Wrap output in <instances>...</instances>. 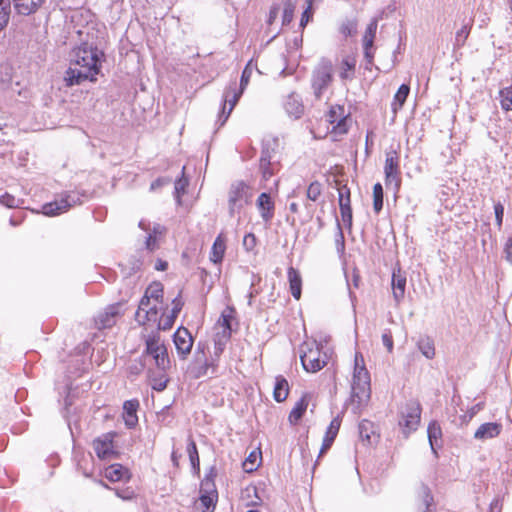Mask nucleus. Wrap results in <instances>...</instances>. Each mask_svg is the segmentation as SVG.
Segmentation results:
<instances>
[{"mask_svg":"<svg viewBox=\"0 0 512 512\" xmlns=\"http://www.w3.org/2000/svg\"><path fill=\"white\" fill-rule=\"evenodd\" d=\"M104 52L92 42L83 41L71 51V62L65 72L66 86L80 85L85 81L95 82L101 71Z\"/></svg>","mask_w":512,"mask_h":512,"instance_id":"f257e3e1","label":"nucleus"},{"mask_svg":"<svg viewBox=\"0 0 512 512\" xmlns=\"http://www.w3.org/2000/svg\"><path fill=\"white\" fill-rule=\"evenodd\" d=\"M370 394V374L365 367L363 356L360 353H356L350 398L353 413L358 414L361 412L370 399Z\"/></svg>","mask_w":512,"mask_h":512,"instance_id":"f03ea898","label":"nucleus"},{"mask_svg":"<svg viewBox=\"0 0 512 512\" xmlns=\"http://www.w3.org/2000/svg\"><path fill=\"white\" fill-rule=\"evenodd\" d=\"M299 352L301 364L307 372H318L326 365V357L322 358L320 346L316 341L303 342Z\"/></svg>","mask_w":512,"mask_h":512,"instance_id":"7ed1b4c3","label":"nucleus"},{"mask_svg":"<svg viewBox=\"0 0 512 512\" xmlns=\"http://www.w3.org/2000/svg\"><path fill=\"white\" fill-rule=\"evenodd\" d=\"M145 350L143 355L151 356L158 370L166 372L170 367V360L167 348L161 341L158 333H152L145 340Z\"/></svg>","mask_w":512,"mask_h":512,"instance_id":"20e7f679","label":"nucleus"},{"mask_svg":"<svg viewBox=\"0 0 512 512\" xmlns=\"http://www.w3.org/2000/svg\"><path fill=\"white\" fill-rule=\"evenodd\" d=\"M252 198L249 186L238 181L231 185L228 193V209L229 215L234 217L240 214L241 210L247 205Z\"/></svg>","mask_w":512,"mask_h":512,"instance_id":"39448f33","label":"nucleus"},{"mask_svg":"<svg viewBox=\"0 0 512 512\" xmlns=\"http://www.w3.org/2000/svg\"><path fill=\"white\" fill-rule=\"evenodd\" d=\"M85 194L78 191H70L53 202L46 203L42 206V213L46 216H57L66 212L69 208L82 203V197Z\"/></svg>","mask_w":512,"mask_h":512,"instance_id":"423d86ee","label":"nucleus"},{"mask_svg":"<svg viewBox=\"0 0 512 512\" xmlns=\"http://www.w3.org/2000/svg\"><path fill=\"white\" fill-rule=\"evenodd\" d=\"M333 79V65L328 59H322L312 74V87L314 94L320 98Z\"/></svg>","mask_w":512,"mask_h":512,"instance_id":"0eeeda50","label":"nucleus"},{"mask_svg":"<svg viewBox=\"0 0 512 512\" xmlns=\"http://www.w3.org/2000/svg\"><path fill=\"white\" fill-rule=\"evenodd\" d=\"M205 347L200 343L197 345L194 354V361L188 368L189 375L194 379H199L205 375L216 373L218 364L215 359H207L205 355Z\"/></svg>","mask_w":512,"mask_h":512,"instance_id":"6e6552de","label":"nucleus"},{"mask_svg":"<svg viewBox=\"0 0 512 512\" xmlns=\"http://www.w3.org/2000/svg\"><path fill=\"white\" fill-rule=\"evenodd\" d=\"M421 410L420 403L415 400L408 401L401 409L399 425L406 436L417 430L421 419Z\"/></svg>","mask_w":512,"mask_h":512,"instance_id":"1a4fd4ad","label":"nucleus"},{"mask_svg":"<svg viewBox=\"0 0 512 512\" xmlns=\"http://www.w3.org/2000/svg\"><path fill=\"white\" fill-rule=\"evenodd\" d=\"M280 169L279 160L276 159L274 148L270 144H263L259 160V170L262 175V181H269Z\"/></svg>","mask_w":512,"mask_h":512,"instance_id":"9d476101","label":"nucleus"},{"mask_svg":"<svg viewBox=\"0 0 512 512\" xmlns=\"http://www.w3.org/2000/svg\"><path fill=\"white\" fill-rule=\"evenodd\" d=\"M243 92L244 91L237 89L236 81H231L229 83L223 94L222 111L220 112L218 118L220 126L224 125V123L227 121Z\"/></svg>","mask_w":512,"mask_h":512,"instance_id":"9b49d317","label":"nucleus"},{"mask_svg":"<svg viewBox=\"0 0 512 512\" xmlns=\"http://www.w3.org/2000/svg\"><path fill=\"white\" fill-rule=\"evenodd\" d=\"M115 436V433L108 432L93 441V448L99 459L111 460L117 456V452L114 449Z\"/></svg>","mask_w":512,"mask_h":512,"instance_id":"f8f14e48","label":"nucleus"},{"mask_svg":"<svg viewBox=\"0 0 512 512\" xmlns=\"http://www.w3.org/2000/svg\"><path fill=\"white\" fill-rule=\"evenodd\" d=\"M385 183L386 185L394 184L395 189L398 190L400 187V167H399V156L395 150L386 153L385 165H384Z\"/></svg>","mask_w":512,"mask_h":512,"instance_id":"ddd939ff","label":"nucleus"},{"mask_svg":"<svg viewBox=\"0 0 512 512\" xmlns=\"http://www.w3.org/2000/svg\"><path fill=\"white\" fill-rule=\"evenodd\" d=\"M201 495L199 497L200 505L203 507L202 512H213L215 509V500L217 492L214 488L213 479L206 476L200 485Z\"/></svg>","mask_w":512,"mask_h":512,"instance_id":"4468645a","label":"nucleus"},{"mask_svg":"<svg viewBox=\"0 0 512 512\" xmlns=\"http://www.w3.org/2000/svg\"><path fill=\"white\" fill-rule=\"evenodd\" d=\"M173 342L181 358L184 359L190 354L193 346V338L187 328L179 327L173 335Z\"/></svg>","mask_w":512,"mask_h":512,"instance_id":"2eb2a0df","label":"nucleus"},{"mask_svg":"<svg viewBox=\"0 0 512 512\" xmlns=\"http://www.w3.org/2000/svg\"><path fill=\"white\" fill-rule=\"evenodd\" d=\"M406 283V273L403 272L399 267L394 268L391 277V287L393 298L397 304H399L404 299Z\"/></svg>","mask_w":512,"mask_h":512,"instance_id":"dca6fc26","label":"nucleus"},{"mask_svg":"<svg viewBox=\"0 0 512 512\" xmlns=\"http://www.w3.org/2000/svg\"><path fill=\"white\" fill-rule=\"evenodd\" d=\"M120 313L119 304L108 306L103 312L95 318V324L98 329L112 327L116 323V318Z\"/></svg>","mask_w":512,"mask_h":512,"instance_id":"f3484780","label":"nucleus"},{"mask_svg":"<svg viewBox=\"0 0 512 512\" xmlns=\"http://www.w3.org/2000/svg\"><path fill=\"white\" fill-rule=\"evenodd\" d=\"M502 426L496 422H487L481 424L474 433L477 440H488L497 437L501 432Z\"/></svg>","mask_w":512,"mask_h":512,"instance_id":"a211bd4d","label":"nucleus"},{"mask_svg":"<svg viewBox=\"0 0 512 512\" xmlns=\"http://www.w3.org/2000/svg\"><path fill=\"white\" fill-rule=\"evenodd\" d=\"M139 401L137 399L127 400L123 404V418L128 428H134L138 423L137 410Z\"/></svg>","mask_w":512,"mask_h":512,"instance_id":"6ab92c4d","label":"nucleus"},{"mask_svg":"<svg viewBox=\"0 0 512 512\" xmlns=\"http://www.w3.org/2000/svg\"><path fill=\"white\" fill-rule=\"evenodd\" d=\"M257 207L262 219L266 222L270 221L274 216V202L269 193L263 192L257 199Z\"/></svg>","mask_w":512,"mask_h":512,"instance_id":"aec40b11","label":"nucleus"},{"mask_svg":"<svg viewBox=\"0 0 512 512\" xmlns=\"http://www.w3.org/2000/svg\"><path fill=\"white\" fill-rule=\"evenodd\" d=\"M284 108L287 114L294 119H299L303 112L304 106L299 95L291 93L285 100Z\"/></svg>","mask_w":512,"mask_h":512,"instance_id":"412c9836","label":"nucleus"},{"mask_svg":"<svg viewBox=\"0 0 512 512\" xmlns=\"http://www.w3.org/2000/svg\"><path fill=\"white\" fill-rule=\"evenodd\" d=\"M343 112V108L340 106L331 107L327 115V121L330 124H336L334 128H336L339 133L347 132L346 117Z\"/></svg>","mask_w":512,"mask_h":512,"instance_id":"4be33fe9","label":"nucleus"},{"mask_svg":"<svg viewBox=\"0 0 512 512\" xmlns=\"http://www.w3.org/2000/svg\"><path fill=\"white\" fill-rule=\"evenodd\" d=\"M418 499L420 501L419 508H423L422 512L435 511L434 499L427 485H420L418 489Z\"/></svg>","mask_w":512,"mask_h":512,"instance_id":"5701e85b","label":"nucleus"},{"mask_svg":"<svg viewBox=\"0 0 512 512\" xmlns=\"http://www.w3.org/2000/svg\"><path fill=\"white\" fill-rule=\"evenodd\" d=\"M287 274H288L290 292L296 300H299L301 297V293H302L301 275L298 272V270H296L293 267L288 268Z\"/></svg>","mask_w":512,"mask_h":512,"instance_id":"b1692460","label":"nucleus"},{"mask_svg":"<svg viewBox=\"0 0 512 512\" xmlns=\"http://www.w3.org/2000/svg\"><path fill=\"white\" fill-rule=\"evenodd\" d=\"M15 9L19 14L29 15L40 8L45 0H13Z\"/></svg>","mask_w":512,"mask_h":512,"instance_id":"393cba45","label":"nucleus"},{"mask_svg":"<svg viewBox=\"0 0 512 512\" xmlns=\"http://www.w3.org/2000/svg\"><path fill=\"white\" fill-rule=\"evenodd\" d=\"M340 428V421L338 419H333L330 423V425L327 428L326 435L323 439L322 447L320 449L319 456H321L323 453H325L333 444L337 433Z\"/></svg>","mask_w":512,"mask_h":512,"instance_id":"a878e982","label":"nucleus"},{"mask_svg":"<svg viewBox=\"0 0 512 512\" xmlns=\"http://www.w3.org/2000/svg\"><path fill=\"white\" fill-rule=\"evenodd\" d=\"M104 476L112 482L121 481L129 478V470L121 464H112L105 469Z\"/></svg>","mask_w":512,"mask_h":512,"instance_id":"bb28decb","label":"nucleus"},{"mask_svg":"<svg viewBox=\"0 0 512 512\" xmlns=\"http://www.w3.org/2000/svg\"><path fill=\"white\" fill-rule=\"evenodd\" d=\"M428 441L432 452L437 455V448L440 447L439 440L442 437V430L438 422L432 421L427 428Z\"/></svg>","mask_w":512,"mask_h":512,"instance_id":"cd10ccee","label":"nucleus"},{"mask_svg":"<svg viewBox=\"0 0 512 512\" xmlns=\"http://www.w3.org/2000/svg\"><path fill=\"white\" fill-rule=\"evenodd\" d=\"M225 250H226V243H225L224 238L220 234L217 236V238L215 239V241L212 245V249H211V253H210V260L215 264L221 263L224 258Z\"/></svg>","mask_w":512,"mask_h":512,"instance_id":"c85d7f7f","label":"nucleus"},{"mask_svg":"<svg viewBox=\"0 0 512 512\" xmlns=\"http://www.w3.org/2000/svg\"><path fill=\"white\" fill-rule=\"evenodd\" d=\"M417 347L424 357L433 359L435 357V345L431 337L422 335L417 341Z\"/></svg>","mask_w":512,"mask_h":512,"instance_id":"c756f323","label":"nucleus"},{"mask_svg":"<svg viewBox=\"0 0 512 512\" xmlns=\"http://www.w3.org/2000/svg\"><path fill=\"white\" fill-rule=\"evenodd\" d=\"M289 393L288 381L283 376H277L273 391V397L277 402L286 400Z\"/></svg>","mask_w":512,"mask_h":512,"instance_id":"7c9ffc66","label":"nucleus"},{"mask_svg":"<svg viewBox=\"0 0 512 512\" xmlns=\"http://www.w3.org/2000/svg\"><path fill=\"white\" fill-rule=\"evenodd\" d=\"M235 310L233 308H227L222 312L221 317L219 319V323L223 327L222 335L226 338H231L232 334V321L234 319Z\"/></svg>","mask_w":512,"mask_h":512,"instance_id":"2f4dec72","label":"nucleus"},{"mask_svg":"<svg viewBox=\"0 0 512 512\" xmlns=\"http://www.w3.org/2000/svg\"><path fill=\"white\" fill-rule=\"evenodd\" d=\"M147 294L155 303L163 305L164 300V286L159 281H153L145 290Z\"/></svg>","mask_w":512,"mask_h":512,"instance_id":"473e14b6","label":"nucleus"},{"mask_svg":"<svg viewBox=\"0 0 512 512\" xmlns=\"http://www.w3.org/2000/svg\"><path fill=\"white\" fill-rule=\"evenodd\" d=\"M410 93V86L408 84H402L398 88L396 94L394 95L393 102L391 104L394 112H397L401 109Z\"/></svg>","mask_w":512,"mask_h":512,"instance_id":"72a5a7b5","label":"nucleus"},{"mask_svg":"<svg viewBox=\"0 0 512 512\" xmlns=\"http://www.w3.org/2000/svg\"><path fill=\"white\" fill-rule=\"evenodd\" d=\"M187 453L191 462L194 473L199 474L200 472V459L195 441L189 437L187 444Z\"/></svg>","mask_w":512,"mask_h":512,"instance_id":"f704fd0d","label":"nucleus"},{"mask_svg":"<svg viewBox=\"0 0 512 512\" xmlns=\"http://www.w3.org/2000/svg\"><path fill=\"white\" fill-rule=\"evenodd\" d=\"M356 60L347 56L341 62L340 78L343 80L352 79L355 71Z\"/></svg>","mask_w":512,"mask_h":512,"instance_id":"c9c22d12","label":"nucleus"},{"mask_svg":"<svg viewBox=\"0 0 512 512\" xmlns=\"http://www.w3.org/2000/svg\"><path fill=\"white\" fill-rule=\"evenodd\" d=\"M307 407L308 402L305 398H301L300 400H298L289 414V422L291 424H296L304 415Z\"/></svg>","mask_w":512,"mask_h":512,"instance_id":"e433bc0d","label":"nucleus"},{"mask_svg":"<svg viewBox=\"0 0 512 512\" xmlns=\"http://www.w3.org/2000/svg\"><path fill=\"white\" fill-rule=\"evenodd\" d=\"M149 379L152 389L158 392L163 391L167 387V383L169 381L165 375V372L160 370L158 375L149 372Z\"/></svg>","mask_w":512,"mask_h":512,"instance_id":"4c0bfd02","label":"nucleus"},{"mask_svg":"<svg viewBox=\"0 0 512 512\" xmlns=\"http://www.w3.org/2000/svg\"><path fill=\"white\" fill-rule=\"evenodd\" d=\"M378 27V18L374 17L367 25L366 31L363 36V46H373L376 31Z\"/></svg>","mask_w":512,"mask_h":512,"instance_id":"58836bf2","label":"nucleus"},{"mask_svg":"<svg viewBox=\"0 0 512 512\" xmlns=\"http://www.w3.org/2000/svg\"><path fill=\"white\" fill-rule=\"evenodd\" d=\"M123 271L127 276H131L142 269L143 261L139 256H132L125 264H122Z\"/></svg>","mask_w":512,"mask_h":512,"instance_id":"ea45409f","label":"nucleus"},{"mask_svg":"<svg viewBox=\"0 0 512 512\" xmlns=\"http://www.w3.org/2000/svg\"><path fill=\"white\" fill-rule=\"evenodd\" d=\"M384 192L380 183L373 186V209L376 214L380 213L383 208Z\"/></svg>","mask_w":512,"mask_h":512,"instance_id":"a19ab883","label":"nucleus"},{"mask_svg":"<svg viewBox=\"0 0 512 512\" xmlns=\"http://www.w3.org/2000/svg\"><path fill=\"white\" fill-rule=\"evenodd\" d=\"M230 340V338L224 337L222 334H217L214 338V352H213V358L216 360V363L218 362V359L220 355L225 350L227 342Z\"/></svg>","mask_w":512,"mask_h":512,"instance_id":"79ce46f5","label":"nucleus"},{"mask_svg":"<svg viewBox=\"0 0 512 512\" xmlns=\"http://www.w3.org/2000/svg\"><path fill=\"white\" fill-rule=\"evenodd\" d=\"M297 0H286L282 16V24L288 25L293 20Z\"/></svg>","mask_w":512,"mask_h":512,"instance_id":"37998d69","label":"nucleus"},{"mask_svg":"<svg viewBox=\"0 0 512 512\" xmlns=\"http://www.w3.org/2000/svg\"><path fill=\"white\" fill-rule=\"evenodd\" d=\"M176 318L173 315H170L169 313L166 314L165 310L162 312L161 316L159 317L157 323V329L167 331L170 330L174 323Z\"/></svg>","mask_w":512,"mask_h":512,"instance_id":"c03bdc74","label":"nucleus"},{"mask_svg":"<svg viewBox=\"0 0 512 512\" xmlns=\"http://www.w3.org/2000/svg\"><path fill=\"white\" fill-rule=\"evenodd\" d=\"M160 310H163V307L160 308L157 307V303L154 305H151L144 313L143 321L140 320V324H145V322H153L156 323L159 319V312Z\"/></svg>","mask_w":512,"mask_h":512,"instance_id":"a18cd8bd","label":"nucleus"},{"mask_svg":"<svg viewBox=\"0 0 512 512\" xmlns=\"http://www.w3.org/2000/svg\"><path fill=\"white\" fill-rule=\"evenodd\" d=\"M0 204L7 208H18L23 204V200L9 193H4L0 196Z\"/></svg>","mask_w":512,"mask_h":512,"instance_id":"49530a36","label":"nucleus"},{"mask_svg":"<svg viewBox=\"0 0 512 512\" xmlns=\"http://www.w3.org/2000/svg\"><path fill=\"white\" fill-rule=\"evenodd\" d=\"M339 31L345 37L352 36L357 31V22L354 19H346L344 20L339 28Z\"/></svg>","mask_w":512,"mask_h":512,"instance_id":"de8ad7c7","label":"nucleus"},{"mask_svg":"<svg viewBox=\"0 0 512 512\" xmlns=\"http://www.w3.org/2000/svg\"><path fill=\"white\" fill-rule=\"evenodd\" d=\"M500 102L504 110H512V86L506 87L500 91Z\"/></svg>","mask_w":512,"mask_h":512,"instance_id":"09e8293b","label":"nucleus"},{"mask_svg":"<svg viewBox=\"0 0 512 512\" xmlns=\"http://www.w3.org/2000/svg\"><path fill=\"white\" fill-rule=\"evenodd\" d=\"M188 183H189V181L185 177H181L175 181L174 195H175V198H176L178 204L181 203V196L183 194H185L186 187L188 186Z\"/></svg>","mask_w":512,"mask_h":512,"instance_id":"8fccbe9b","label":"nucleus"},{"mask_svg":"<svg viewBox=\"0 0 512 512\" xmlns=\"http://www.w3.org/2000/svg\"><path fill=\"white\" fill-rule=\"evenodd\" d=\"M10 14V3L8 0H0V30L8 23Z\"/></svg>","mask_w":512,"mask_h":512,"instance_id":"3c124183","label":"nucleus"},{"mask_svg":"<svg viewBox=\"0 0 512 512\" xmlns=\"http://www.w3.org/2000/svg\"><path fill=\"white\" fill-rule=\"evenodd\" d=\"M340 213L342 217V221L349 227L352 225V208L351 205H348L347 201L343 202L341 199Z\"/></svg>","mask_w":512,"mask_h":512,"instance_id":"603ef678","label":"nucleus"},{"mask_svg":"<svg viewBox=\"0 0 512 512\" xmlns=\"http://www.w3.org/2000/svg\"><path fill=\"white\" fill-rule=\"evenodd\" d=\"M259 455L255 452H251L249 456L243 462V468L246 472H253L258 467Z\"/></svg>","mask_w":512,"mask_h":512,"instance_id":"864d4df0","label":"nucleus"},{"mask_svg":"<svg viewBox=\"0 0 512 512\" xmlns=\"http://www.w3.org/2000/svg\"><path fill=\"white\" fill-rule=\"evenodd\" d=\"M470 28H471V24L470 23H467L465 25H463L457 32H456V36H455V41H456V44L458 46H462L464 45L466 39L468 38L469 34H470Z\"/></svg>","mask_w":512,"mask_h":512,"instance_id":"5fc2aeb1","label":"nucleus"},{"mask_svg":"<svg viewBox=\"0 0 512 512\" xmlns=\"http://www.w3.org/2000/svg\"><path fill=\"white\" fill-rule=\"evenodd\" d=\"M252 62L249 61L247 65L245 66L244 70L242 71L241 79H240V85L239 89L244 91L247 85L249 84L250 77L252 75Z\"/></svg>","mask_w":512,"mask_h":512,"instance_id":"6e6d98bb","label":"nucleus"},{"mask_svg":"<svg viewBox=\"0 0 512 512\" xmlns=\"http://www.w3.org/2000/svg\"><path fill=\"white\" fill-rule=\"evenodd\" d=\"M145 368V363L143 362L142 358L135 359L132 361L127 370L130 375L137 376L139 375Z\"/></svg>","mask_w":512,"mask_h":512,"instance_id":"4d7b16f0","label":"nucleus"},{"mask_svg":"<svg viewBox=\"0 0 512 512\" xmlns=\"http://www.w3.org/2000/svg\"><path fill=\"white\" fill-rule=\"evenodd\" d=\"M321 184L317 181L312 182L307 189V198L311 201H316L321 195Z\"/></svg>","mask_w":512,"mask_h":512,"instance_id":"13d9d810","label":"nucleus"},{"mask_svg":"<svg viewBox=\"0 0 512 512\" xmlns=\"http://www.w3.org/2000/svg\"><path fill=\"white\" fill-rule=\"evenodd\" d=\"M372 427V423L368 420H363L359 424V434L363 441H367L370 443V434L369 430Z\"/></svg>","mask_w":512,"mask_h":512,"instance_id":"bf43d9fd","label":"nucleus"},{"mask_svg":"<svg viewBox=\"0 0 512 512\" xmlns=\"http://www.w3.org/2000/svg\"><path fill=\"white\" fill-rule=\"evenodd\" d=\"M151 301L152 299L144 293L139 302L138 310L136 311V319L138 322H140L141 313H145V311L151 306Z\"/></svg>","mask_w":512,"mask_h":512,"instance_id":"052dcab7","label":"nucleus"},{"mask_svg":"<svg viewBox=\"0 0 512 512\" xmlns=\"http://www.w3.org/2000/svg\"><path fill=\"white\" fill-rule=\"evenodd\" d=\"M257 245L256 236L253 233H247L243 238V247L247 252L254 251Z\"/></svg>","mask_w":512,"mask_h":512,"instance_id":"680f3d73","label":"nucleus"},{"mask_svg":"<svg viewBox=\"0 0 512 512\" xmlns=\"http://www.w3.org/2000/svg\"><path fill=\"white\" fill-rule=\"evenodd\" d=\"M364 48V60H365V69L371 70L373 66V60H374V51L373 46H363Z\"/></svg>","mask_w":512,"mask_h":512,"instance_id":"e2e57ef3","label":"nucleus"},{"mask_svg":"<svg viewBox=\"0 0 512 512\" xmlns=\"http://www.w3.org/2000/svg\"><path fill=\"white\" fill-rule=\"evenodd\" d=\"M494 214L496 225L500 229L502 227L504 217V206L501 202H497L494 204Z\"/></svg>","mask_w":512,"mask_h":512,"instance_id":"0e129e2a","label":"nucleus"},{"mask_svg":"<svg viewBox=\"0 0 512 512\" xmlns=\"http://www.w3.org/2000/svg\"><path fill=\"white\" fill-rule=\"evenodd\" d=\"M172 309L171 311L169 312L170 315H173L175 318H177L178 314L180 313V311L182 310V307L184 305V302L181 300V297L180 295L176 296L173 300H172Z\"/></svg>","mask_w":512,"mask_h":512,"instance_id":"69168bd1","label":"nucleus"},{"mask_svg":"<svg viewBox=\"0 0 512 512\" xmlns=\"http://www.w3.org/2000/svg\"><path fill=\"white\" fill-rule=\"evenodd\" d=\"M311 18H312V3L309 0L308 6L302 13L301 20H300V26L305 27Z\"/></svg>","mask_w":512,"mask_h":512,"instance_id":"338daca9","label":"nucleus"},{"mask_svg":"<svg viewBox=\"0 0 512 512\" xmlns=\"http://www.w3.org/2000/svg\"><path fill=\"white\" fill-rule=\"evenodd\" d=\"M504 257L507 262L512 264V236L509 237L504 246Z\"/></svg>","mask_w":512,"mask_h":512,"instance_id":"774afa93","label":"nucleus"}]
</instances>
